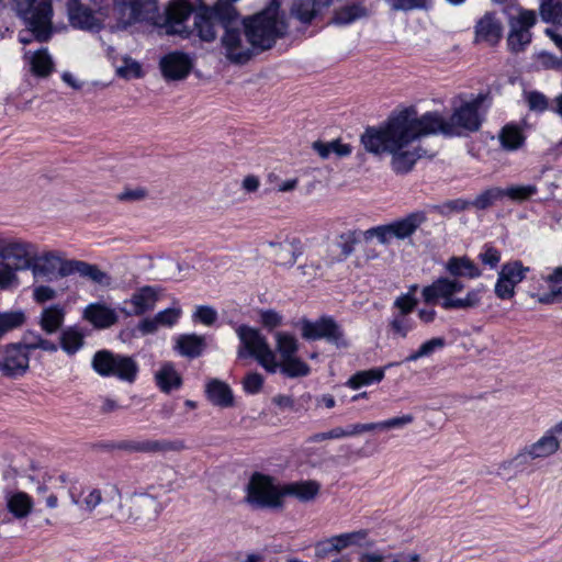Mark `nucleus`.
Listing matches in <instances>:
<instances>
[{
  "instance_id": "aec40b11",
  "label": "nucleus",
  "mask_w": 562,
  "mask_h": 562,
  "mask_svg": "<svg viewBox=\"0 0 562 562\" xmlns=\"http://www.w3.org/2000/svg\"><path fill=\"white\" fill-rule=\"evenodd\" d=\"M75 273H78L79 276L102 285H109L111 280L108 273L102 271L97 265L75 259L63 263L60 278H65Z\"/></svg>"
},
{
  "instance_id": "a18cd8bd",
  "label": "nucleus",
  "mask_w": 562,
  "mask_h": 562,
  "mask_svg": "<svg viewBox=\"0 0 562 562\" xmlns=\"http://www.w3.org/2000/svg\"><path fill=\"white\" fill-rule=\"evenodd\" d=\"M384 378L383 369H371L366 371H359L347 381V385L351 389H359L363 385H369L373 382H380Z\"/></svg>"
},
{
  "instance_id": "69168bd1",
  "label": "nucleus",
  "mask_w": 562,
  "mask_h": 562,
  "mask_svg": "<svg viewBox=\"0 0 562 562\" xmlns=\"http://www.w3.org/2000/svg\"><path fill=\"white\" fill-rule=\"evenodd\" d=\"M334 553H337V550L333 537L319 540L314 546V555L316 559H325Z\"/></svg>"
},
{
  "instance_id": "7c9ffc66",
  "label": "nucleus",
  "mask_w": 562,
  "mask_h": 562,
  "mask_svg": "<svg viewBox=\"0 0 562 562\" xmlns=\"http://www.w3.org/2000/svg\"><path fill=\"white\" fill-rule=\"evenodd\" d=\"M206 393L209 400L214 405L221 407H229L233 405L234 397L231 387L220 380H211L206 384Z\"/></svg>"
},
{
  "instance_id": "ddd939ff",
  "label": "nucleus",
  "mask_w": 562,
  "mask_h": 562,
  "mask_svg": "<svg viewBox=\"0 0 562 562\" xmlns=\"http://www.w3.org/2000/svg\"><path fill=\"white\" fill-rule=\"evenodd\" d=\"M113 15L119 27H126L135 22L155 18L158 0H112Z\"/></svg>"
},
{
  "instance_id": "864d4df0",
  "label": "nucleus",
  "mask_w": 562,
  "mask_h": 562,
  "mask_svg": "<svg viewBox=\"0 0 562 562\" xmlns=\"http://www.w3.org/2000/svg\"><path fill=\"white\" fill-rule=\"evenodd\" d=\"M538 192L535 184L510 186L503 189V196H507L514 202H524L529 200Z\"/></svg>"
},
{
  "instance_id": "c03bdc74",
  "label": "nucleus",
  "mask_w": 562,
  "mask_h": 562,
  "mask_svg": "<svg viewBox=\"0 0 562 562\" xmlns=\"http://www.w3.org/2000/svg\"><path fill=\"white\" fill-rule=\"evenodd\" d=\"M446 346V339L443 337H434L423 342L417 350L408 355L402 363L414 362L420 358L431 356L436 350L441 349Z\"/></svg>"
},
{
  "instance_id": "e433bc0d",
  "label": "nucleus",
  "mask_w": 562,
  "mask_h": 562,
  "mask_svg": "<svg viewBox=\"0 0 562 562\" xmlns=\"http://www.w3.org/2000/svg\"><path fill=\"white\" fill-rule=\"evenodd\" d=\"M369 536V531L367 529H359L350 532H344L339 535L331 536L333 541L335 542L337 553L340 551L352 547V546H362L367 543V539Z\"/></svg>"
},
{
  "instance_id": "3c124183",
  "label": "nucleus",
  "mask_w": 562,
  "mask_h": 562,
  "mask_svg": "<svg viewBox=\"0 0 562 562\" xmlns=\"http://www.w3.org/2000/svg\"><path fill=\"white\" fill-rule=\"evenodd\" d=\"M150 453L180 452L187 449L182 439H149Z\"/></svg>"
},
{
  "instance_id": "4d7b16f0",
  "label": "nucleus",
  "mask_w": 562,
  "mask_h": 562,
  "mask_svg": "<svg viewBox=\"0 0 562 562\" xmlns=\"http://www.w3.org/2000/svg\"><path fill=\"white\" fill-rule=\"evenodd\" d=\"M111 448L116 450H123L131 453H150L149 439L121 440L112 443Z\"/></svg>"
},
{
  "instance_id": "5fc2aeb1",
  "label": "nucleus",
  "mask_w": 562,
  "mask_h": 562,
  "mask_svg": "<svg viewBox=\"0 0 562 562\" xmlns=\"http://www.w3.org/2000/svg\"><path fill=\"white\" fill-rule=\"evenodd\" d=\"M277 350L280 353L281 360L294 357L297 351V340L286 333H277Z\"/></svg>"
},
{
  "instance_id": "0eeeda50",
  "label": "nucleus",
  "mask_w": 562,
  "mask_h": 562,
  "mask_svg": "<svg viewBox=\"0 0 562 562\" xmlns=\"http://www.w3.org/2000/svg\"><path fill=\"white\" fill-rule=\"evenodd\" d=\"M91 366L101 376H114L127 383H133L138 374V364L133 357L106 349L93 355Z\"/></svg>"
},
{
  "instance_id": "423d86ee",
  "label": "nucleus",
  "mask_w": 562,
  "mask_h": 562,
  "mask_svg": "<svg viewBox=\"0 0 562 562\" xmlns=\"http://www.w3.org/2000/svg\"><path fill=\"white\" fill-rule=\"evenodd\" d=\"M18 14L25 21L40 42L49 38L52 32V0H12Z\"/></svg>"
},
{
  "instance_id": "ea45409f",
  "label": "nucleus",
  "mask_w": 562,
  "mask_h": 562,
  "mask_svg": "<svg viewBox=\"0 0 562 562\" xmlns=\"http://www.w3.org/2000/svg\"><path fill=\"white\" fill-rule=\"evenodd\" d=\"M499 142L505 149L516 150L524 144L525 136L518 126L508 124L502 128Z\"/></svg>"
},
{
  "instance_id": "473e14b6",
  "label": "nucleus",
  "mask_w": 562,
  "mask_h": 562,
  "mask_svg": "<svg viewBox=\"0 0 562 562\" xmlns=\"http://www.w3.org/2000/svg\"><path fill=\"white\" fill-rule=\"evenodd\" d=\"M157 385L165 393L181 385V378L171 362H166L155 374Z\"/></svg>"
},
{
  "instance_id": "dca6fc26",
  "label": "nucleus",
  "mask_w": 562,
  "mask_h": 562,
  "mask_svg": "<svg viewBox=\"0 0 562 562\" xmlns=\"http://www.w3.org/2000/svg\"><path fill=\"white\" fill-rule=\"evenodd\" d=\"M30 355L19 342L0 349V372L9 378L22 376L29 370Z\"/></svg>"
},
{
  "instance_id": "bf43d9fd",
  "label": "nucleus",
  "mask_w": 562,
  "mask_h": 562,
  "mask_svg": "<svg viewBox=\"0 0 562 562\" xmlns=\"http://www.w3.org/2000/svg\"><path fill=\"white\" fill-rule=\"evenodd\" d=\"M393 305L397 310L395 314L411 316L417 305V299L412 293H405L397 296Z\"/></svg>"
},
{
  "instance_id": "a19ab883",
  "label": "nucleus",
  "mask_w": 562,
  "mask_h": 562,
  "mask_svg": "<svg viewBox=\"0 0 562 562\" xmlns=\"http://www.w3.org/2000/svg\"><path fill=\"white\" fill-rule=\"evenodd\" d=\"M389 328L394 338L404 339L415 328V322L408 315L394 313L389 322Z\"/></svg>"
},
{
  "instance_id": "6ab92c4d",
  "label": "nucleus",
  "mask_w": 562,
  "mask_h": 562,
  "mask_svg": "<svg viewBox=\"0 0 562 562\" xmlns=\"http://www.w3.org/2000/svg\"><path fill=\"white\" fill-rule=\"evenodd\" d=\"M64 262H68L64 259L58 251H45L42 255H36L33 259L31 272L35 279L43 278L52 280L55 276L60 277V270Z\"/></svg>"
},
{
  "instance_id": "58836bf2",
  "label": "nucleus",
  "mask_w": 562,
  "mask_h": 562,
  "mask_svg": "<svg viewBox=\"0 0 562 562\" xmlns=\"http://www.w3.org/2000/svg\"><path fill=\"white\" fill-rule=\"evenodd\" d=\"M528 271L529 267H525L519 260H514L504 263L498 276L516 286L526 278Z\"/></svg>"
},
{
  "instance_id": "1a4fd4ad",
  "label": "nucleus",
  "mask_w": 562,
  "mask_h": 562,
  "mask_svg": "<svg viewBox=\"0 0 562 562\" xmlns=\"http://www.w3.org/2000/svg\"><path fill=\"white\" fill-rule=\"evenodd\" d=\"M238 338L244 349L238 350V357L251 356L270 373H276L279 368L276 353L268 345L266 338L258 329L241 325L237 328Z\"/></svg>"
},
{
  "instance_id": "bb28decb",
  "label": "nucleus",
  "mask_w": 562,
  "mask_h": 562,
  "mask_svg": "<svg viewBox=\"0 0 562 562\" xmlns=\"http://www.w3.org/2000/svg\"><path fill=\"white\" fill-rule=\"evenodd\" d=\"M66 310L60 304H52L44 307L38 317V325L44 333L53 335L57 333L65 321Z\"/></svg>"
},
{
  "instance_id": "2eb2a0df",
  "label": "nucleus",
  "mask_w": 562,
  "mask_h": 562,
  "mask_svg": "<svg viewBox=\"0 0 562 562\" xmlns=\"http://www.w3.org/2000/svg\"><path fill=\"white\" fill-rule=\"evenodd\" d=\"M36 255L37 246L21 239L9 240L0 248V256L3 262L10 263L21 271L31 270Z\"/></svg>"
},
{
  "instance_id": "774afa93",
  "label": "nucleus",
  "mask_w": 562,
  "mask_h": 562,
  "mask_svg": "<svg viewBox=\"0 0 562 562\" xmlns=\"http://www.w3.org/2000/svg\"><path fill=\"white\" fill-rule=\"evenodd\" d=\"M263 384V378L257 372L248 373L243 381L245 392L249 394L258 393Z\"/></svg>"
},
{
  "instance_id": "a878e982",
  "label": "nucleus",
  "mask_w": 562,
  "mask_h": 562,
  "mask_svg": "<svg viewBox=\"0 0 562 562\" xmlns=\"http://www.w3.org/2000/svg\"><path fill=\"white\" fill-rule=\"evenodd\" d=\"M158 301V292L155 288L146 285L134 292L125 303L132 304V311H125L126 315H143L155 308Z\"/></svg>"
},
{
  "instance_id": "9d476101",
  "label": "nucleus",
  "mask_w": 562,
  "mask_h": 562,
  "mask_svg": "<svg viewBox=\"0 0 562 562\" xmlns=\"http://www.w3.org/2000/svg\"><path fill=\"white\" fill-rule=\"evenodd\" d=\"M221 46L225 57L233 64H246L256 52L249 36L245 35V29H240L238 20H232L226 25L221 37Z\"/></svg>"
},
{
  "instance_id": "2f4dec72",
  "label": "nucleus",
  "mask_w": 562,
  "mask_h": 562,
  "mask_svg": "<svg viewBox=\"0 0 562 562\" xmlns=\"http://www.w3.org/2000/svg\"><path fill=\"white\" fill-rule=\"evenodd\" d=\"M85 344V334L77 326H69L61 330L59 335V345L63 351L72 356L78 352Z\"/></svg>"
},
{
  "instance_id": "603ef678",
  "label": "nucleus",
  "mask_w": 562,
  "mask_h": 562,
  "mask_svg": "<svg viewBox=\"0 0 562 562\" xmlns=\"http://www.w3.org/2000/svg\"><path fill=\"white\" fill-rule=\"evenodd\" d=\"M540 15L546 22L562 24V0H542Z\"/></svg>"
},
{
  "instance_id": "39448f33",
  "label": "nucleus",
  "mask_w": 562,
  "mask_h": 562,
  "mask_svg": "<svg viewBox=\"0 0 562 562\" xmlns=\"http://www.w3.org/2000/svg\"><path fill=\"white\" fill-rule=\"evenodd\" d=\"M241 25L257 53L271 48L286 31L284 21L278 18L277 9L272 8L243 19Z\"/></svg>"
},
{
  "instance_id": "a211bd4d",
  "label": "nucleus",
  "mask_w": 562,
  "mask_h": 562,
  "mask_svg": "<svg viewBox=\"0 0 562 562\" xmlns=\"http://www.w3.org/2000/svg\"><path fill=\"white\" fill-rule=\"evenodd\" d=\"M193 66L190 56L182 52H172L160 60V69L168 80H181L186 78Z\"/></svg>"
},
{
  "instance_id": "79ce46f5",
  "label": "nucleus",
  "mask_w": 562,
  "mask_h": 562,
  "mask_svg": "<svg viewBox=\"0 0 562 562\" xmlns=\"http://www.w3.org/2000/svg\"><path fill=\"white\" fill-rule=\"evenodd\" d=\"M278 369L288 378L306 376L310 373L308 364L296 356L281 360Z\"/></svg>"
},
{
  "instance_id": "4be33fe9",
  "label": "nucleus",
  "mask_w": 562,
  "mask_h": 562,
  "mask_svg": "<svg viewBox=\"0 0 562 562\" xmlns=\"http://www.w3.org/2000/svg\"><path fill=\"white\" fill-rule=\"evenodd\" d=\"M68 15L72 26L86 31H99L101 22L94 16L92 11L81 5L78 0L68 1Z\"/></svg>"
},
{
  "instance_id": "72a5a7b5",
  "label": "nucleus",
  "mask_w": 562,
  "mask_h": 562,
  "mask_svg": "<svg viewBox=\"0 0 562 562\" xmlns=\"http://www.w3.org/2000/svg\"><path fill=\"white\" fill-rule=\"evenodd\" d=\"M19 344L23 346V349L26 350L29 355L30 351L37 349L47 352H56L58 350V346L55 342L44 338L41 334L34 330L25 331L22 337V341Z\"/></svg>"
},
{
  "instance_id": "f3484780",
  "label": "nucleus",
  "mask_w": 562,
  "mask_h": 562,
  "mask_svg": "<svg viewBox=\"0 0 562 562\" xmlns=\"http://www.w3.org/2000/svg\"><path fill=\"white\" fill-rule=\"evenodd\" d=\"M161 509L160 502L148 493L134 494L131 497L130 517L134 521H151L158 517Z\"/></svg>"
},
{
  "instance_id": "393cba45",
  "label": "nucleus",
  "mask_w": 562,
  "mask_h": 562,
  "mask_svg": "<svg viewBox=\"0 0 562 562\" xmlns=\"http://www.w3.org/2000/svg\"><path fill=\"white\" fill-rule=\"evenodd\" d=\"M333 0H293L291 15L301 23H311Z\"/></svg>"
},
{
  "instance_id": "b1692460",
  "label": "nucleus",
  "mask_w": 562,
  "mask_h": 562,
  "mask_svg": "<svg viewBox=\"0 0 562 562\" xmlns=\"http://www.w3.org/2000/svg\"><path fill=\"white\" fill-rule=\"evenodd\" d=\"M503 35V25L494 13H485L475 25V40L495 45Z\"/></svg>"
},
{
  "instance_id": "6e6d98bb",
  "label": "nucleus",
  "mask_w": 562,
  "mask_h": 562,
  "mask_svg": "<svg viewBox=\"0 0 562 562\" xmlns=\"http://www.w3.org/2000/svg\"><path fill=\"white\" fill-rule=\"evenodd\" d=\"M18 269L12 267L8 262L0 263V289L9 290L16 288L20 283L19 277L16 274Z\"/></svg>"
},
{
  "instance_id": "e2e57ef3",
  "label": "nucleus",
  "mask_w": 562,
  "mask_h": 562,
  "mask_svg": "<svg viewBox=\"0 0 562 562\" xmlns=\"http://www.w3.org/2000/svg\"><path fill=\"white\" fill-rule=\"evenodd\" d=\"M479 259L483 265L494 269L501 261V251L491 245H485L479 255Z\"/></svg>"
},
{
  "instance_id": "7ed1b4c3",
  "label": "nucleus",
  "mask_w": 562,
  "mask_h": 562,
  "mask_svg": "<svg viewBox=\"0 0 562 562\" xmlns=\"http://www.w3.org/2000/svg\"><path fill=\"white\" fill-rule=\"evenodd\" d=\"M192 15V7L181 0L171 2L166 11L168 33L188 37L195 33L201 41L213 42L217 35V26L225 30L228 22L239 20V14L232 2H217L213 7H203L193 15V29L189 30L186 22Z\"/></svg>"
},
{
  "instance_id": "412c9836",
  "label": "nucleus",
  "mask_w": 562,
  "mask_h": 562,
  "mask_svg": "<svg viewBox=\"0 0 562 562\" xmlns=\"http://www.w3.org/2000/svg\"><path fill=\"white\" fill-rule=\"evenodd\" d=\"M82 317L98 329L110 328L119 321L116 311L104 302H94L87 305L82 312Z\"/></svg>"
},
{
  "instance_id": "37998d69",
  "label": "nucleus",
  "mask_w": 562,
  "mask_h": 562,
  "mask_svg": "<svg viewBox=\"0 0 562 562\" xmlns=\"http://www.w3.org/2000/svg\"><path fill=\"white\" fill-rule=\"evenodd\" d=\"M503 198V189L498 187H492L479 193L474 200H470V207H474L476 210H486Z\"/></svg>"
},
{
  "instance_id": "5701e85b",
  "label": "nucleus",
  "mask_w": 562,
  "mask_h": 562,
  "mask_svg": "<svg viewBox=\"0 0 562 562\" xmlns=\"http://www.w3.org/2000/svg\"><path fill=\"white\" fill-rule=\"evenodd\" d=\"M427 215L424 211H415L390 223L394 238L403 240L412 237L425 224Z\"/></svg>"
},
{
  "instance_id": "f03ea898",
  "label": "nucleus",
  "mask_w": 562,
  "mask_h": 562,
  "mask_svg": "<svg viewBox=\"0 0 562 562\" xmlns=\"http://www.w3.org/2000/svg\"><path fill=\"white\" fill-rule=\"evenodd\" d=\"M446 270L454 277L449 279L441 277L422 290L423 300L427 304H436L441 301L443 310H471L482 303L484 288H475L467 292L464 297H457L456 294L464 289V284L458 277L469 279L479 278L482 272L480 268L468 257H451L446 263Z\"/></svg>"
},
{
  "instance_id": "49530a36",
  "label": "nucleus",
  "mask_w": 562,
  "mask_h": 562,
  "mask_svg": "<svg viewBox=\"0 0 562 562\" xmlns=\"http://www.w3.org/2000/svg\"><path fill=\"white\" fill-rule=\"evenodd\" d=\"M26 321L21 310L0 313V339L9 331L21 327Z\"/></svg>"
},
{
  "instance_id": "0e129e2a",
  "label": "nucleus",
  "mask_w": 562,
  "mask_h": 562,
  "mask_svg": "<svg viewBox=\"0 0 562 562\" xmlns=\"http://www.w3.org/2000/svg\"><path fill=\"white\" fill-rule=\"evenodd\" d=\"M526 101L531 111L543 112L548 109V99L539 91L527 92Z\"/></svg>"
},
{
  "instance_id": "cd10ccee",
  "label": "nucleus",
  "mask_w": 562,
  "mask_h": 562,
  "mask_svg": "<svg viewBox=\"0 0 562 562\" xmlns=\"http://www.w3.org/2000/svg\"><path fill=\"white\" fill-rule=\"evenodd\" d=\"M5 506L15 519L26 518L33 510L34 502L32 497L21 491L10 492L5 495Z\"/></svg>"
},
{
  "instance_id": "4468645a",
  "label": "nucleus",
  "mask_w": 562,
  "mask_h": 562,
  "mask_svg": "<svg viewBox=\"0 0 562 562\" xmlns=\"http://www.w3.org/2000/svg\"><path fill=\"white\" fill-rule=\"evenodd\" d=\"M301 329L303 338L307 340L325 339L337 348L348 346L344 330L333 317L322 316L316 321L303 319Z\"/></svg>"
},
{
  "instance_id": "f704fd0d",
  "label": "nucleus",
  "mask_w": 562,
  "mask_h": 562,
  "mask_svg": "<svg viewBox=\"0 0 562 562\" xmlns=\"http://www.w3.org/2000/svg\"><path fill=\"white\" fill-rule=\"evenodd\" d=\"M360 562H420L422 555L419 553L405 554L404 552L390 553L383 555L379 552H364L359 558Z\"/></svg>"
},
{
  "instance_id": "c9c22d12",
  "label": "nucleus",
  "mask_w": 562,
  "mask_h": 562,
  "mask_svg": "<svg viewBox=\"0 0 562 562\" xmlns=\"http://www.w3.org/2000/svg\"><path fill=\"white\" fill-rule=\"evenodd\" d=\"M271 257L277 265L292 266L296 261V249L290 241L270 243Z\"/></svg>"
},
{
  "instance_id": "09e8293b",
  "label": "nucleus",
  "mask_w": 562,
  "mask_h": 562,
  "mask_svg": "<svg viewBox=\"0 0 562 562\" xmlns=\"http://www.w3.org/2000/svg\"><path fill=\"white\" fill-rule=\"evenodd\" d=\"M470 209V200H465L462 198L448 200L440 204H435L430 206L432 212L438 213L441 216H451L452 214L460 213Z\"/></svg>"
},
{
  "instance_id": "6e6552de",
  "label": "nucleus",
  "mask_w": 562,
  "mask_h": 562,
  "mask_svg": "<svg viewBox=\"0 0 562 562\" xmlns=\"http://www.w3.org/2000/svg\"><path fill=\"white\" fill-rule=\"evenodd\" d=\"M559 435H562V431L558 430L557 423L546 430L538 440L519 449L513 459L505 462L503 465L505 467L507 464L508 467L524 469L536 460H544L554 456L560 450L561 446L558 438Z\"/></svg>"
},
{
  "instance_id": "c85d7f7f",
  "label": "nucleus",
  "mask_w": 562,
  "mask_h": 562,
  "mask_svg": "<svg viewBox=\"0 0 562 562\" xmlns=\"http://www.w3.org/2000/svg\"><path fill=\"white\" fill-rule=\"evenodd\" d=\"M321 484L316 481H301L282 486L284 496H292L300 502L306 503L313 501L319 493Z\"/></svg>"
},
{
  "instance_id": "c756f323",
  "label": "nucleus",
  "mask_w": 562,
  "mask_h": 562,
  "mask_svg": "<svg viewBox=\"0 0 562 562\" xmlns=\"http://www.w3.org/2000/svg\"><path fill=\"white\" fill-rule=\"evenodd\" d=\"M205 346V338L196 334H183L176 340V350L188 358L200 357Z\"/></svg>"
},
{
  "instance_id": "13d9d810",
  "label": "nucleus",
  "mask_w": 562,
  "mask_h": 562,
  "mask_svg": "<svg viewBox=\"0 0 562 562\" xmlns=\"http://www.w3.org/2000/svg\"><path fill=\"white\" fill-rule=\"evenodd\" d=\"M363 237L366 240L376 238L383 245L390 244L394 238L390 223L367 229L363 233Z\"/></svg>"
},
{
  "instance_id": "4c0bfd02",
  "label": "nucleus",
  "mask_w": 562,
  "mask_h": 562,
  "mask_svg": "<svg viewBox=\"0 0 562 562\" xmlns=\"http://www.w3.org/2000/svg\"><path fill=\"white\" fill-rule=\"evenodd\" d=\"M314 150L324 159L328 158L331 154L338 157H346L351 154V146L344 144L339 139H335L328 143L314 142Z\"/></svg>"
},
{
  "instance_id": "338daca9",
  "label": "nucleus",
  "mask_w": 562,
  "mask_h": 562,
  "mask_svg": "<svg viewBox=\"0 0 562 562\" xmlns=\"http://www.w3.org/2000/svg\"><path fill=\"white\" fill-rule=\"evenodd\" d=\"M340 249L345 257L350 256L355 250V245L359 240V235L356 231H349L340 235Z\"/></svg>"
},
{
  "instance_id": "f8f14e48",
  "label": "nucleus",
  "mask_w": 562,
  "mask_h": 562,
  "mask_svg": "<svg viewBox=\"0 0 562 562\" xmlns=\"http://www.w3.org/2000/svg\"><path fill=\"white\" fill-rule=\"evenodd\" d=\"M505 13L508 15L510 27L508 47L512 52H521L531 41L530 29L536 23L535 11L509 7L505 9Z\"/></svg>"
},
{
  "instance_id": "680f3d73",
  "label": "nucleus",
  "mask_w": 562,
  "mask_h": 562,
  "mask_svg": "<svg viewBox=\"0 0 562 562\" xmlns=\"http://www.w3.org/2000/svg\"><path fill=\"white\" fill-rule=\"evenodd\" d=\"M193 319L206 326H211L217 319V312L209 305H200L193 313Z\"/></svg>"
},
{
  "instance_id": "f257e3e1",
  "label": "nucleus",
  "mask_w": 562,
  "mask_h": 562,
  "mask_svg": "<svg viewBox=\"0 0 562 562\" xmlns=\"http://www.w3.org/2000/svg\"><path fill=\"white\" fill-rule=\"evenodd\" d=\"M431 135L422 123L414 106L391 116L379 127H368L361 135V144L373 155L390 154L392 170L397 175L408 173L425 150L411 146L415 140Z\"/></svg>"
},
{
  "instance_id": "8fccbe9b",
  "label": "nucleus",
  "mask_w": 562,
  "mask_h": 562,
  "mask_svg": "<svg viewBox=\"0 0 562 562\" xmlns=\"http://www.w3.org/2000/svg\"><path fill=\"white\" fill-rule=\"evenodd\" d=\"M366 15V10L357 4L344 7L335 12L333 23L347 25Z\"/></svg>"
},
{
  "instance_id": "de8ad7c7",
  "label": "nucleus",
  "mask_w": 562,
  "mask_h": 562,
  "mask_svg": "<svg viewBox=\"0 0 562 562\" xmlns=\"http://www.w3.org/2000/svg\"><path fill=\"white\" fill-rule=\"evenodd\" d=\"M33 74L46 77L53 69V60L46 49H40L30 57Z\"/></svg>"
},
{
  "instance_id": "052dcab7",
  "label": "nucleus",
  "mask_w": 562,
  "mask_h": 562,
  "mask_svg": "<svg viewBox=\"0 0 562 562\" xmlns=\"http://www.w3.org/2000/svg\"><path fill=\"white\" fill-rule=\"evenodd\" d=\"M414 416L412 414H406L397 417H392L386 420L378 422V430H391L396 428H402L406 425H409L414 422Z\"/></svg>"
},
{
  "instance_id": "20e7f679",
  "label": "nucleus",
  "mask_w": 562,
  "mask_h": 562,
  "mask_svg": "<svg viewBox=\"0 0 562 562\" xmlns=\"http://www.w3.org/2000/svg\"><path fill=\"white\" fill-rule=\"evenodd\" d=\"M484 98L482 95L462 103L456 108L449 120H446L439 112H426L422 116V123L427 132L443 134L447 136L460 135L462 131L476 132L482 124L480 108Z\"/></svg>"
},
{
  "instance_id": "9b49d317",
  "label": "nucleus",
  "mask_w": 562,
  "mask_h": 562,
  "mask_svg": "<svg viewBox=\"0 0 562 562\" xmlns=\"http://www.w3.org/2000/svg\"><path fill=\"white\" fill-rule=\"evenodd\" d=\"M282 486L273 484L270 476L255 473L247 485V502L258 508H280L283 505Z\"/></svg>"
}]
</instances>
